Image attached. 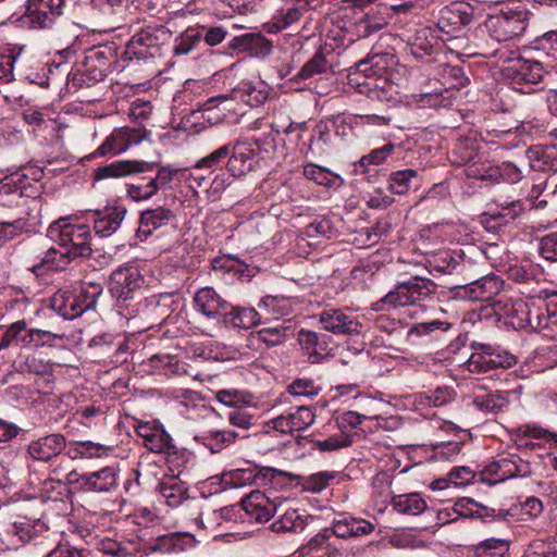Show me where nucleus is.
Segmentation results:
<instances>
[{"instance_id": "nucleus-1", "label": "nucleus", "mask_w": 557, "mask_h": 557, "mask_svg": "<svg viewBox=\"0 0 557 557\" xmlns=\"http://www.w3.org/2000/svg\"><path fill=\"white\" fill-rule=\"evenodd\" d=\"M437 285L428 277L411 276L409 280L398 282L384 297L377 300L375 310H391L400 307L424 308L421 302L431 300L435 295Z\"/></svg>"}, {"instance_id": "nucleus-2", "label": "nucleus", "mask_w": 557, "mask_h": 557, "mask_svg": "<svg viewBox=\"0 0 557 557\" xmlns=\"http://www.w3.org/2000/svg\"><path fill=\"white\" fill-rule=\"evenodd\" d=\"M543 304L544 308H536L534 302L516 301L511 308L513 326L534 331L557 327V292L547 293Z\"/></svg>"}, {"instance_id": "nucleus-3", "label": "nucleus", "mask_w": 557, "mask_h": 557, "mask_svg": "<svg viewBox=\"0 0 557 557\" xmlns=\"http://www.w3.org/2000/svg\"><path fill=\"white\" fill-rule=\"evenodd\" d=\"M172 38L164 25L152 24L137 29L126 44L125 54L129 59L148 60L160 58Z\"/></svg>"}, {"instance_id": "nucleus-4", "label": "nucleus", "mask_w": 557, "mask_h": 557, "mask_svg": "<svg viewBox=\"0 0 557 557\" xmlns=\"http://www.w3.org/2000/svg\"><path fill=\"white\" fill-rule=\"evenodd\" d=\"M47 235L60 248L65 249L66 253L76 258L91 256V234L87 225L72 224L65 218H61L50 224Z\"/></svg>"}, {"instance_id": "nucleus-5", "label": "nucleus", "mask_w": 557, "mask_h": 557, "mask_svg": "<svg viewBox=\"0 0 557 557\" xmlns=\"http://www.w3.org/2000/svg\"><path fill=\"white\" fill-rule=\"evenodd\" d=\"M532 472L530 462L518 455L500 456L488 462L479 473V479L488 485H495L508 479L523 478Z\"/></svg>"}, {"instance_id": "nucleus-6", "label": "nucleus", "mask_w": 557, "mask_h": 557, "mask_svg": "<svg viewBox=\"0 0 557 557\" xmlns=\"http://www.w3.org/2000/svg\"><path fill=\"white\" fill-rule=\"evenodd\" d=\"M525 28V14L520 11H509L491 15L476 32L487 34L494 41L502 42L522 35Z\"/></svg>"}, {"instance_id": "nucleus-7", "label": "nucleus", "mask_w": 557, "mask_h": 557, "mask_svg": "<svg viewBox=\"0 0 557 557\" xmlns=\"http://www.w3.org/2000/svg\"><path fill=\"white\" fill-rule=\"evenodd\" d=\"M149 132L145 127H115L89 158L116 156L147 139Z\"/></svg>"}, {"instance_id": "nucleus-8", "label": "nucleus", "mask_w": 557, "mask_h": 557, "mask_svg": "<svg viewBox=\"0 0 557 557\" xmlns=\"http://www.w3.org/2000/svg\"><path fill=\"white\" fill-rule=\"evenodd\" d=\"M116 478L117 470L114 467L84 473L72 470L66 473L67 483L83 493H108L116 487Z\"/></svg>"}, {"instance_id": "nucleus-9", "label": "nucleus", "mask_w": 557, "mask_h": 557, "mask_svg": "<svg viewBox=\"0 0 557 557\" xmlns=\"http://www.w3.org/2000/svg\"><path fill=\"white\" fill-rule=\"evenodd\" d=\"M65 0H27L24 24L32 29H50L63 14Z\"/></svg>"}, {"instance_id": "nucleus-10", "label": "nucleus", "mask_w": 557, "mask_h": 557, "mask_svg": "<svg viewBox=\"0 0 557 557\" xmlns=\"http://www.w3.org/2000/svg\"><path fill=\"white\" fill-rule=\"evenodd\" d=\"M474 13V8L465 1H454L444 7L440 11L436 27L447 37L442 36L441 39L444 41L455 38L457 32L472 23Z\"/></svg>"}, {"instance_id": "nucleus-11", "label": "nucleus", "mask_w": 557, "mask_h": 557, "mask_svg": "<svg viewBox=\"0 0 557 557\" xmlns=\"http://www.w3.org/2000/svg\"><path fill=\"white\" fill-rule=\"evenodd\" d=\"M145 284L139 269L134 265L120 267L109 277V292L119 301L135 298Z\"/></svg>"}, {"instance_id": "nucleus-12", "label": "nucleus", "mask_w": 557, "mask_h": 557, "mask_svg": "<svg viewBox=\"0 0 557 557\" xmlns=\"http://www.w3.org/2000/svg\"><path fill=\"white\" fill-rule=\"evenodd\" d=\"M287 475V472L277 470L271 467H248L234 469L223 474V482L231 487H243L246 485L262 486L281 478Z\"/></svg>"}, {"instance_id": "nucleus-13", "label": "nucleus", "mask_w": 557, "mask_h": 557, "mask_svg": "<svg viewBox=\"0 0 557 557\" xmlns=\"http://www.w3.org/2000/svg\"><path fill=\"white\" fill-rule=\"evenodd\" d=\"M513 363H516V359L512 355L498 352L492 346L482 344L471 354L467 367L472 373H481L495 368H509Z\"/></svg>"}, {"instance_id": "nucleus-14", "label": "nucleus", "mask_w": 557, "mask_h": 557, "mask_svg": "<svg viewBox=\"0 0 557 557\" xmlns=\"http://www.w3.org/2000/svg\"><path fill=\"white\" fill-rule=\"evenodd\" d=\"M66 438L61 433H50L29 442L27 455L35 461L50 463L66 448Z\"/></svg>"}, {"instance_id": "nucleus-15", "label": "nucleus", "mask_w": 557, "mask_h": 557, "mask_svg": "<svg viewBox=\"0 0 557 557\" xmlns=\"http://www.w3.org/2000/svg\"><path fill=\"white\" fill-rule=\"evenodd\" d=\"M319 322L324 331L335 335H357L362 324L344 309L329 308L319 313Z\"/></svg>"}, {"instance_id": "nucleus-16", "label": "nucleus", "mask_w": 557, "mask_h": 557, "mask_svg": "<svg viewBox=\"0 0 557 557\" xmlns=\"http://www.w3.org/2000/svg\"><path fill=\"white\" fill-rule=\"evenodd\" d=\"M374 529L375 524L371 521L349 515H339L332 521L331 527L324 528L322 531H326L332 537L342 541L369 535Z\"/></svg>"}, {"instance_id": "nucleus-17", "label": "nucleus", "mask_w": 557, "mask_h": 557, "mask_svg": "<svg viewBox=\"0 0 557 557\" xmlns=\"http://www.w3.org/2000/svg\"><path fill=\"white\" fill-rule=\"evenodd\" d=\"M505 75L512 84L535 85L543 79L545 70L541 62L519 57L505 67Z\"/></svg>"}, {"instance_id": "nucleus-18", "label": "nucleus", "mask_w": 557, "mask_h": 557, "mask_svg": "<svg viewBox=\"0 0 557 557\" xmlns=\"http://www.w3.org/2000/svg\"><path fill=\"white\" fill-rule=\"evenodd\" d=\"M195 309L207 319L223 321L230 302L224 299L213 287L199 288L194 295Z\"/></svg>"}, {"instance_id": "nucleus-19", "label": "nucleus", "mask_w": 557, "mask_h": 557, "mask_svg": "<svg viewBox=\"0 0 557 557\" xmlns=\"http://www.w3.org/2000/svg\"><path fill=\"white\" fill-rule=\"evenodd\" d=\"M349 85L372 101L388 102L393 99L394 87L386 77L361 78L359 74H349Z\"/></svg>"}, {"instance_id": "nucleus-20", "label": "nucleus", "mask_w": 557, "mask_h": 557, "mask_svg": "<svg viewBox=\"0 0 557 557\" xmlns=\"http://www.w3.org/2000/svg\"><path fill=\"white\" fill-rule=\"evenodd\" d=\"M156 162L117 160L94 170V180L121 178L135 173L150 172Z\"/></svg>"}, {"instance_id": "nucleus-21", "label": "nucleus", "mask_w": 557, "mask_h": 557, "mask_svg": "<svg viewBox=\"0 0 557 557\" xmlns=\"http://www.w3.org/2000/svg\"><path fill=\"white\" fill-rule=\"evenodd\" d=\"M318 552L322 553L320 557H349L343 541L332 537L326 531L322 530L299 548L301 555Z\"/></svg>"}, {"instance_id": "nucleus-22", "label": "nucleus", "mask_w": 557, "mask_h": 557, "mask_svg": "<svg viewBox=\"0 0 557 557\" xmlns=\"http://www.w3.org/2000/svg\"><path fill=\"white\" fill-rule=\"evenodd\" d=\"M197 541L190 533H169L147 543L146 549L149 553L178 554L196 545Z\"/></svg>"}, {"instance_id": "nucleus-23", "label": "nucleus", "mask_w": 557, "mask_h": 557, "mask_svg": "<svg viewBox=\"0 0 557 557\" xmlns=\"http://www.w3.org/2000/svg\"><path fill=\"white\" fill-rule=\"evenodd\" d=\"M504 281L496 274H487L462 286L465 296L472 301H490L503 289Z\"/></svg>"}, {"instance_id": "nucleus-24", "label": "nucleus", "mask_w": 557, "mask_h": 557, "mask_svg": "<svg viewBox=\"0 0 557 557\" xmlns=\"http://www.w3.org/2000/svg\"><path fill=\"white\" fill-rule=\"evenodd\" d=\"M126 214L124 207H106L94 211L89 220L94 224L95 234L100 237H109L115 233Z\"/></svg>"}, {"instance_id": "nucleus-25", "label": "nucleus", "mask_w": 557, "mask_h": 557, "mask_svg": "<svg viewBox=\"0 0 557 557\" xmlns=\"http://www.w3.org/2000/svg\"><path fill=\"white\" fill-rule=\"evenodd\" d=\"M228 48L248 52L251 57L264 59L272 53L273 44L260 33H247L235 36L228 42Z\"/></svg>"}, {"instance_id": "nucleus-26", "label": "nucleus", "mask_w": 557, "mask_h": 557, "mask_svg": "<svg viewBox=\"0 0 557 557\" xmlns=\"http://www.w3.org/2000/svg\"><path fill=\"white\" fill-rule=\"evenodd\" d=\"M242 508L256 522L262 523L276 512V505L263 492L253 491L242 499Z\"/></svg>"}, {"instance_id": "nucleus-27", "label": "nucleus", "mask_w": 557, "mask_h": 557, "mask_svg": "<svg viewBox=\"0 0 557 557\" xmlns=\"http://www.w3.org/2000/svg\"><path fill=\"white\" fill-rule=\"evenodd\" d=\"M175 219V213L165 207L146 209L140 213L137 237L140 240L147 239L156 230L170 224Z\"/></svg>"}, {"instance_id": "nucleus-28", "label": "nucleus", "mask_w": 557, "mask_h": 557, "mask_svg": "<svg viewBox=\"0 0 557 557\" xmlns=\"http://www.w3.org/2000/svg\"><path fill=\"white\" fill-rule=\"evenodd\" d=\"M298 341L307 351L311 363H319L330 354V337L322 333L300 330Z\"/></svg>"}, {"instance_id": "nucleus-29", "label": "nucleus", "mask_w": 557, "mask_h": 557, "mask_svg": "<svg viewBox=\"0 0 557 557\" xmlns=\"http://www.w3.org/2000/svg\"><path fill=\"white\" fill-rule=\"evenodd\" d=\"M255 151L246 144L236 141L232 144L231 154L227 158L226 168L231 176L240 177L253 169Z\"/></svg>"}, {"instance_id": "nucleus-30", "label": "nucleus", "mask_w": 557, "mask_h": 557, "mask_svg": "<svg viewBox=\"0 0 557 557\" xmlns=\"http://www.w3.org/2000/svg\"><path fill=\"white\" fill-rule=\"evenodd\" d=\"M305 11L296 2L284 3L275 11L272 18L263 24V29L269 34H277L300 21Z\"/></svg>"}, {"instance_id": "nucleus-31", "label": "nucleus", "mask_w": 557, "mask_h": 557, "mask_svg": "<svg viewBox=\"0 0 557 557\" xmlns=\"http://www.w3.org/2000/svg\"><path fill=\"white\" fill-rule=\"evenodd\" d=\"M394 64V55L375 53L356 64V72L361 78L385 77L386 71Z\"/></svg>"}, {"instance_id": "nucleus-32", "label": "nucleus", "mask_w": 557, "mask_h": 557, "mask_svg": "<svg viewBox=\"0 0 557 557\" xmlns=\"http://www.w3.org/2000/svg\"><path fill=\"white\" fill-rule=\"evenodd\" d=\"M48 531V527L41 519L18 517L8 529V534L16 537L22 544L28 543Z\"/></svg>"}, {"instance_id": "nucleus-33", "label": "nucleus", "mask_w": 557, "mask_h": 557, "mask_svg": "<svg viewBox=\"0 0 557 557\" xmlns=\"http://www.w3.org/2000/svg\"><path fill=\"white\" fill-rule=\"evenodd\" d=\"M158 492L165 500L166 505L176 508L187 499V485L178 475L164 476L158 484Z\"/></svg>"}, {"instance_id": "nucleus-34", "label": "nucleus", "mask_w": 557, "mask_h": 557, "mask_svg": "<svg viewBox=\"0 0 557 557\" xmlns=\"http://www.w3.org/2000/svg\"><path fill=\"white\" fill-rule=\"evenodd\" d=\"M112 51L108 48H92L85 57L84 67L89 74L95 75L96 79L103 81L111 70Z\"/></svg>"}, {"instance_id": "nucleus-35", "label": "nucleus", "mask_w": 557, "mask_h": 557, "mask_svg": "<svg viewBox=\"0 0 557 557\" xmlns=\"http://www.w3.org/2000/svg\"><path fill=\"white\" fill-rule=\"evenodd\" d=\"M76 257L66 253L65 249L58 246L49 248L39 263L32 268L36 275H41L45 271H62L74 260Z\"/></svg>"}, {"instance_id": "nucleus-36", "label": "nucleus", "mask_w": 557, "mask_h": 557, "mask_svg": "<svg viewBox=\"0 0 557 557\" xmlns=\"http://www.w3.org/2000/svg\"><path fill=\"white\" fill-rule=\"evenodd\" d=\"M512 395L510 391H494L488 393L476 394L472 404L474 407L485 413H498L504 411L509 404V397Z\"/></svg>"}, {"instance_id": "nucleus-37", "label": "nucleus", "mask_w": 557, "mask_h": 557, "mask_svg": "<svg viewBox=\"0 0 557 557\" xmlns=\"http://www.w3.org/2000/svg\"><path fill=\"white\" fill-rule=\"evenodd\" d=\"M260 322L259 312L252 307L233 306L226 310L222 323L226 326L250 329Z\"/></svg>"}, {"instance_id": "nucleus-38", "label": "nucleus", "mask_w": 557, "mask_h": 557, "mask_svg": "<svg viewBox=\"0 0 557 557\" xmlns=\"http://www.w3.org/2000/svg\"><path fill=\"white\" fill-rule=\"evenodd\" d=\"M212 270L233 273L242 281H248L255 275V269L232 255L218 256L211 261Z\"/></svg>"}, {"instance_id": "nucleus-39", "label": "nucleus", "mask_w": 557, "mask_h": 557, "mask_svg": "<svg viewBox=\"0 0 557 557\" xmlns=\"http://www.w3.org/2000/svg\"><path fill=\"white\" fill-rule=\"evenodd\" d=\"M51 308L61 317L67 320L75 319L83 314L74 292L59 289L51 298Z\"/></svg>"}, {"instance_id": "nucleus-40", "label": "nucleus", "mask_w": 557, "mask_h": 557, "mask_svg": "<svg viewBox=\"0 0 557 557\" xmlns=\"http://www.w3.org/2000/svg\"><path fill=\"white\" fill-rule=\"evenodd\" d=\"M203 28L190 26L177 35L173 40V57H184L193 52L202 41Z\"/></svg>"}, {"instance_id": "nucleus-41", "label": "nucleus", "mask_w": 557, "mask_h": 557, "mask_svg": "<svg viewBox=\"0 0 557 557\" xmlns=\"http://www.w3.org/2000/svg\"><path fill=\"white\" fill-rule=\"evenodd\" d=\"M302 174L307 180L327 188L337 189L345 184V181L341 175L313 163L305 164Z\"/></svg>"}, {"instance_id": "nucleus-42", "label": "nucleus", "mask_w": 557, "mask_h": 557, "mask_svg": "<svg viewBox=\"0 0 557 557\" xmlns=\"http://www.w3.org/2000/svg\"><path fill=\"white\" fill-rule=\"evenodd\" d=\"M11 346L30 348L29 327L24 320L16 321L8 326L0 338V350Z\"/></svg>"}, {"instance_id": "nucleus-43", "label": "nucleus", "mask_w": 557, "mask_h": 557, "mask_svg": "<svg viewBox=\"0 0 557 557\" xmlns=\"http://www.w3.org/2000/svg\"><path fill=\"white\" fill-rule=\"evenodd\" d=\"M522 211V202L520 200H513L500 212L484 214L482 223L487 231L496 232L509 221H513Z\"/></svg>"}, {"instance_id": "nucleus-44", "label": "nucleus", "mask_w": 557, "mask_h": 557, "mask_svg": "<svg viewBox=\"0 0 557 557\" xmlns=\"http://www.w3.org/2000/svg\"><path fill=\"white\" fill-rule=\"evenodd\" d=\"M309 516H302L296 509H288L270 525L275 533H300L307 525Z\"/></svg>"}, {"instance_id": "nucleus-45", "label": "nucleus", "mask_w": 557, "mask_h": 557, "mask_svg": "<svg viewBox=\"0 0 557 557\" xmlns=\"http://www.w3.org/2000/svg\"><path fill=\"white\" fill-rule=\"evenodd\" d=\"M392 506L401 515L417 516L428 510L426 502L419 493L395 495Z\"/></svg>"}, {"instance_id": "nucleus-46", "label": "nucleus", "mask_w": 557, "mask_h": 557, "mask_svg": "<svg viewBox=\"0 0 557 557\" xmlns=\"http://www.w3.org/2000/svg\"><path fill=\"white\" fill-rule=\"evenodd\" d=\"M282 478H287L288 481H296L297 484H301L304 490L312 492V493H320L324 488L329 486V483L331 480L334 479L335 474L334 472L330 471H321L313 474H310L308 476H302L298 474H292L287 472V475H281Z\"/></svg>"}, {"instance_id": "nucleus-47", "label": "nucleus", "mask_w": 557, "mask_h": 557, "mask_svg": "<svg viewBox=\"0 0 557 557\" xmlns=\"http://www.w3.org/2000/svg\"><path fill=\"white\" fill-rule=\"evenodd\" d=\"M510 548L507 539L490 537L471 548L472 557H506Z\"/></svg>"}, {"instance_id": "nucleus-48", "label": "nucleus", "mask_w": 557, "mask_h": 557, "mask_svg": "<svg viewBox=\"0 0 557 557\" xmlns=\"http://www.w3.org/2000/svg\"><path fill=\"white\" fill-rule=\"evenodd\" d=\"M469 265L458 251H443L434 259V268L443 273H462Z\"/></svg>"}, {"instance_id": "nucleus-49", "label": "nucleus", "mask_w": 557, "mask_h": 557, "mask_svg": "<svg viewBox=\"0 0 557 557\" xmlns=\"http://www.w3.org/2000/svg\"><path fill=\"white\" fill-rule=\"evenodd\" d=\"M23 193L11 183L0 185V219L12 218L13 211L22 201Z\"/></svg>"}, {"instance_id": "nucleus-50", "label": "nucleus", "mask_w": 557, "mask_h": 557, "mask_svg": "<svg viewBox=\"0 0 557 557\" xmlns=\"http://www.w3.org/2000/svg\"><path fill=\"white\" fill-rule=\"evenodd\" d=\"M293 335L294 330L286 321H282L274 326L262 327L258 332L259 341L268 347L281 345Z\"/></svg>"}, {"instance_id": "nucleus-51", "label": "nucleus", "mask_w": 557, "mask_h": 557, "mask_svg": "<svg viewBox=\"0 0 557 557\" xmlns=\"http://www.w3.org/2000/svg\"><path fill=\"white\" fill-rule=\"evenodd\" d=\"M419 173L414 169H406L392 172L388 176V189L394 195H406L413 181L418 180Z\"/></svg>"}, {"instance_id": "nucleus-52", "label": "nucleus", "mask_w": 557, "mask_h": 557, "mask_svg": "<svg viewBox=\"0 0 557 557\" xmlns=\"http://www.w3.org/2000/svg\"><path fill=\"white\" fill-rule=\"evenodd\" d=\"M260 310L271 315L275 320H280L292 313V304L289 299L280 296H265L259 302Z\"/></svg>"}, {"instance_id": "nucleus-53", "label": "nucleus", "mask_w": 557, "mask_h": 557, "mask_svg": "<svg viewBox=\"0 0 557 557\" xmlns=\"http://www.w3.org/2000/svg\"><path fill=\"white\" fill-rule=\"evenodd\" d=\"M28 232L27 221L22 216L0 219V246Z\"/></svg>"}, {"instance_id": "nucleus-54", "label": "nucleus", "mask_w": 557, "mask_h": 557, "mask_svg": "<svg viewBox=\"0 0 557 557\" xmlns=\"http://www.w3.org/2000/svg\"><path fill=\"white\" fill-rule=\"evenodd\" d=\"M238 434L234 431L230 430H211L206 435L207 444L206 446L213 453H220L222 449L226 448L231 444H233Z\"/></svg>"}, {"instance_id": "nucleus-55", "label": "nucleus", "mask_w": 557, "mask_h": 557, "mask_svg": "<svg viewBox=\"0 0 557 557\" xmlns=\"http://www.w3.org/2000/svg\"><path fill=\"white\" fill-rule=\"evenodd\" d=\"M102 294V286L99 283H86L81 286L78 293L74 292V297L77 299L83 313L96 307L98 297Z\"/></svg>"}, {"instance_id": "nucleus-56", "label": "nucleus", "mask_w": 557, "mask_h": 557, "mask_svg": "<svg viewBox=\"0 0 557 557\" xmlns=\"http://www.w3.org/2000/svg\"><path fill=\"white\" fill-rule=\"evenodd\" d=\"M232 144H226L216 150L212 151L208 156L201 158L194 165V170L210 169L216 170L221 164L227 162V158L231 154Z\"/></svg>"}, {"instance_id": "nucleus-57", "label": "nucleus", "mask_w": 557, "mask_h": 557, "mask_svg": "<svg viewBox=\"0 0 557 557\" xmlns=\"http://www.w3.org/2000/svg\"><path fill=\"white\" fill-rule=\"evenodd\" d=\"M67 485L70 484L66 480L63 481L61 479L49 476L42 482L40 490L41 498L44 500L62 499L67 492Z\"/></svg>"}, {"instance_id": "nucleus-58", "label": "nucleus", "mask_w": 557, "mask_h": 557, "mask_svg": "<svg viewBox=\"0 0 557 557\" xmlns=\"http://www.w3.org/2000/svg\"><path fill=\"white\" fill-rule=\"evenodd\" d=\"M329 62L324 54L317 52L305 65L301 67L297 77L300 79H308L314 75L326 72Z\"/></svg>"}, {"instance_id": "nucleus-59", "label": "nucleus", "mask_w": 557, "mask_h": 557, "mask_svg": "<svg viewBox=\"0 0 557 557\" xmlns=\"http://www.w3.org/2000/svg\"><path fill=\"white\" fill-rule=\"evenodd\" d=\"M103 448L104 446L99 443H94L91 441H79L75 442L70 448L69 456L71 459L99 457L100 451L103 450Z\"/></svg>"}, {"instance_id": "nucleus-60", "label": "nucleus", "mask_w": 557, "mask_h": 557, "mask_svg": "<svg viewBox=\"0 0 557 557\" xmlns=\"http://www.w3.org/2000/svg\"><path fill=\"white\" fill-rule=\"evenodd\" d=\"M173 444L171 435L161 426L156 431L154 435L150 436L144 446L152 453L164 454L169 451V448H173Z\"/></svg>"}, {"instance_id": "nucleus-61", "label": "nucleus", "mask_w": 557, "mask_h": 557, "mask_svg": "<svg viewBox=\"0 0 557 557\" xmlns=\"http://www.w3.org/2000/svg\"><path fill=\"white\" fill-rule=\"evenodd\" d=\"M423 397L429 406L443 407L455 399L456 392L449 386H438L434 391L425 393Z\"/></svg>"}, {"instance_id": "nucleus-62", "label": "nucleus", "mask_w": 557, "mask_h": 557, "mask_svg": "<svg viewBox=\"0 0 557 557\" xmlns=\"http://www.w3.org/2000/svg\"><path fill=\"white\" fill-rule=\"evenodd\" d=\"M165 461L169 466V469L173 471H177L176 475H181L182 469L186 467L190 454L186 449L178 448L175 444H173V448H169V451H165Z\"/></svg>"}, {"instance_id": "nucleus-63", "label": "nucleus", "mask_w": 557, "mask_h": 557, "mask_svg": "<svg viewBox=\"0 0 557 557\" xmlns=\"http://www.w3.org/2000/svg\"><path fill=\"white\" fill-rule=\"evenodd\" d=\"M396 148H398L396 145L388 143L381 148L373 149L359 160V166L366 168L370 164H382L386 161L387 157L395 151Z\"/></svg>"}, {"instance_id": "nucleus-64", "label": "nucleus", "mask_w": 557, "mask_h": 557, "mask_svg": "<svg viewBox=\"0 0 557 557\" xmlns=\"http://www.w3.org/2000/svg\"><path fill=\"white\" fill-rule=\"evenodd\" d=\"M239 91L242 94V100L250 107L263 104L268 99V91L265 87L258 88L251 84H244Z\"/></svg>"}]
</instances>
